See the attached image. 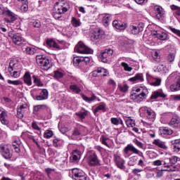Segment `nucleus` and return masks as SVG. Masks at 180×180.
Instances as JSON below:
<instances>
[{
    "label": "nucleus",
    "mask_w": 180,
    "mask_h": 180,
    "mask_svg": "<svg viewBox=\"0 0 180 180\" xmlns=\"http://www.w3.org/2000/svg\"><path fill=\"white\" fill-rule=\"evenodd\" d=\"M68 9H70L68 4L63 1L56 3L53 13V18L55 19H60V18H61V15H63V13H65V12H68Z\"/></svg>",
    "instance_id": "f257e3e1"
},
{
    "label": "nucleus",
    "mask_w": 180,
    "mask_h": 180,
    "mask_svg": "<svg viewBox=\"0 0 180 180\" xmlns=\"http://www.w3.org/2000/svg\"><path fill=\"white\" fill-rule=\"evenodd\" d=\"M37 64L41 67V70L47 71L53 67V63L49 57L44 55H37L36 56Z\"/></svg>",
    "instance_id": "f03ea898"
},
{
    "label": "nucleus",
    "mask_w": 180,
    "mask_h": 180,
    "mask_svg": "<svg viewBox=\"0 0 180 180\" xmlns=\"http://www.w3.org/2000/svg\"><path fill=\"white\" fill-rule=\"evenodd\" d=\"M139 110L146 115L147 120L150 122L148 123L151 126L154 123V120H155V112L146 106L141 108Z\"/></svg>",
    "instance_id": "7ed1b4c3"
},
{
    "label": "nucleus",
    "mask_w": 180,
    "mask_h": 180,
    "mask_svg": "<svg viewBox=\"0 0 180 180\" xmlns=\"http://www.w3.org/2000/svg\"><path fill=\"white\" fill-rule=\"evenodd\" d=\"M75 51L79 54H91L94 52L91 48L86 46L82 41H79L75 47Z\"/></svg>",
    "instance_id": "20e7f679"
},
{
    "label": "nucleus",
    "mask_w": 180,
    "mask_h": 180,
    "mask_svg": "<svg viewBox=\"0 0 180 180\" xmlns=\"http://www.w3.org/2000/svg\"><path fill=\"white\" fill-rule=\"evenodd\" d=\"M9 148V144H0V154H1V155H3L6 158V160H9V158H12V153H11V150Z\"/></svg>",
    "instance_id": "39448f33"
},
{
    "label": "nucleus",
    "mask_w": 180,
    "mask_h": 180,
    "mask_svg": "<svg viewBox=\"0 0 180 180\" xmlns=\"http://www.w3.org/2000/svg\"><path fill=\"white\" fill-rule=\"evenodd\" d=\"M89 63V58L88 57H78L76 56L73 58V64L75 67H82Z\"/></svg>",
    "instance_id": "423d86ee"
},
{
    "label": "nucleus",
    "mask_w": 180,
    "mask_h": 180,
    "mask_svg": "<svg viewBox=\"0 0 180 180\" xmlns=\"http://www.w3.org/2000/svg\"><path fill=\"white\" fill-rule=\"evenodd\" d=\"M113 54V50L107 49L101 51L99 58L102 63H108V58Z\"/></svg>",
    "instance_id": "0eeeda50"
},
{
    "label": "nucleus",
    "mask_w": 180,
    "mask_h": 180,
    "mask_svg": "<svg viewBox=\"0 0 180 180\" xmlns=\"http://www.w3.org/2000/svg\"><path fill=\"white\" fill-rule=\"evenodd\" d=\"M152 36H155L158 40L165 41L168 40V34L164 30H153L151 32Z\"/></svg>",
    "instance_id": "6e6552de"
},
{
    "label": "nucleus",
    "mask_w": 180,
    "mask_h": 180,
    "mask_svg": "<svg viewBox=\"0 0 180 180\" xmlns=\"http://www.w3.org/2000/svg\"><path fill=\"white\" fill-rule=\"evenodd\" d=\"M87 162L90 167H96V165H99V160H98V156H96L95 153L89 154Z\"/></svg>",
    "instance_id": "1a4fd4ad"
},
{
    "label": "nucleus",
    "mask_w": 180,
    "mask_h": 180,
    "mask_svg": "<svg viewBox=\"0 0 180 180\" xmlns=\"http://www.w3.org/2000/svg\"><path fill=\"white\" fill-rule=\"evenodd\" d=\"M72 178L75 180H86V176L85 174L82 172V171L79 170V169L75 168L72 170Z\"/></svg>",
    "instance_id": "9d476101"
},
{
    "label": "nucleus",
    "mask_w": 180,
    "mask_h": 180,
    "mask_svg": "<svg viewBox=\"0 0 180 180\" xmlns=\"http://www.w3.org/2000/svg\"><path fill=\"white\" fill-rule=\"evenodd\" d=\"M147 95H148V92H147L146 90L143 93H141L139 94H134L131 96V99L134 101V102H137L138 103H140V102H143L146 98H147Z\"/></svg>",
    "instance_id": "9b49d317"
},
{
    "label": "nucleus",
    "mask_w": 180,
    "mask_h": 180,
    "mask_svg": "<svg viewBox=\"0 0 180 180\" xmlns=\"http://www.w3.org/2000/svg\"><path fill=\"white\" fill-rule=\"evenodd\" d=\"M129 151H131V153H134V154H137L141 157H144L143 155V153H141L140 150H139V149H137L131 144H128L124 149V153H125L126 154H129Z\"/></svg>",
    "instance_id": "f8f14e48"
},
{
    "label": "nucleus",
    "mask_w": 180,
    "mask_h": 180,
    "mask_svg": "<svg viewBox=\"0 0 180 180\" xmlns=\"http://www.w3.org/2000/svg\"><path fill=\"white\" fill-rule=\"evenodd\" d=\"M176 83L170 86L172 92H176L180 91V73H176Z\"/></svg>",
    "instance_id": "ddd939ff"
},
{
    "label": "nucleus",
    "mask_w": 180,
    "mask_h": 180,
    "mask_svg": "<svg viewBox=\"0 0 180 180\" xmlns=\"http://www.w3.org/2000/svg\"><path fill=\"white\" fill-rule=\"evenodd\" d=\"M154 12L155 14V18L156 19H158V20H160V19L162 18V16H164V15L165 14L164 8L158 5L154 6Z\"/></svg>",
    "instance_id": "4468645a"
},
{
    "label": "nucleus",
    "mask_w": 180,
    "mask_h": 180,
    "mask_svg": "<svg viewBox=\"0 0 180 180\" xmlns=\"http://www.w3.org/2000/svg\"><path fill=\"white\" fill-rule=\"evenodd\" d=\"M0 122L6 126L9 124V117H8V113L2 110H0Z\"/></svg>",
    "instance_id": "2eb2a0df"
},
{
    "label": "nucleus",
    "mask_w": 180,
    "mask_h": 180,
    "mask_svg": "<svg viewBox=\"0 0 180 180\" xmlns=\"http://www.w3.org/2000/svg\"><path fill=\"white\" fill-rule=\"evenodd\" d=\"M81 151L78 150H75L72 153V155L70 156L71 162H78L79 160H81Z\"/></svg>",
    "instance_id": "dca6fc26"
},
{
    "label": "nucleus",
    "mask_w": 180,
    "mask_h": 180,
    "mask_svg": "<svg viewBox=\"0 0 180 180\" xmlns=\"http://www.w3.org/2000/svg\"><path fill=\"white\" fill-rule=\"evenodd\" d=\"M112 26L118 30H124L127 27V23L115 20L112 22Z\"/></svg>",
    "instance_id": "f3484780"
},
{
    "label": "nucleus",
    "mask_w": 180,
    "mask_h": 180,
    "mask_svg": "<svg viewBox=\"0 0 180 180\" xmlns=\"http://www.w3.org/2000/svg\"><path fill=\"white\" fill-rule=\"evenodd\" d=\"M12 40L13 44H16L17 46H20V44H22V43L26 42V40H25V39H23V37L19 34H14L12 37Z\"/></svg>",
    "instance_id": "a211bd4d"
},
{
    "label": "nucleus",
    "mask_w": 180,
    "mask_h": 180,
    "mask_svg": "<svg viewBox=\"0 0 180 180\" xmlns=\"http://www.w3.org/2000/svg\"><path fill=\"white\" fill-rule=\"evenodd\" d=\"M158 98H167V94L162 91V89L157 90L153 92L150 99H157Z\"/></svg>",
    "instance_id": "6ab92c4d"
},
{
    "label": "nucleus",
    "mask_w": 180,
    "mask_h": 180,
    "mask_svg": "<svg viewBox=\"0 0 180 180\" xmlns=\"http://www.w3.org/2000/svg\"><path fill=\"white\" fill-rule=\"evenodd\" d=\"M102 34H103V30L98 28L95 30L94 34L91 35V40H92V41H95V40L101 39V37H102Z\"/></svg>",
    "instance_id": "aec40b11"
},
{
    "label": "nucleus",
    "mask_w": 180,
    "mask_h": 180,
    "mask_svg": "<svg viewBox=\"0 0 180 180\" xmlns=\"http://www.w3.org/2000/svg\"><path fill=\"white\" fill-rule=\"evenodd\" d=\"M47 98H49V91L46 89H42L40 94L36 97L37 101H45Z\"/></svg>",
    "instance_id": "412c9836"
},
{
    "label": "nucleus",
    "mask_w": 180,
    "mask_h": 180,
    "mask_svg": "<svg viewBox=\"0 0 180 180\" xmlns=\"http://www.w3.org/2000/svg\"><path fill=\"white\" fill-rule=\"evenodd\" d=\"M27 109V105H22L18 108L17 116L19 119H22V117H23V115H25V112H26Z\"/></svg>",
    "instance_id": "4be33fe9"
},
{
    "label": "nucleus",
    "mask_w": 180,
    "mask_h": 180,
    "mask_svg": "<svg viewBox=\"0 0 180 180\" xmlns=\"http://www.w3.org/2000/svg\"><path fill=\"white\" fill-rule=\"evenodd\" d=\"M180 123V119L179 117H178V115H174V117L172 118L171 121L169 123V125L171 127H176L178 126V124Z\"/></svg>",
    "instance_id": "5701e85b"
},
{
    "label": "nucleus",
    "mask_w": 180,
    "mask_h": 180,
    "mask_svg": "<svg viewBox=\"0 0 180 180\" xmlns=\"http://www.w3.org/2000/svg\"><path fill=\"white\" fill-rule=\"evenodd\" d=\"M153 144L157 146L158 147H159V148H162V150H167V148H168V146L165 145V142L162 141L160 139H155L153 141Z\"/></svg>",
    "instance_id": "b1692460"
},
{
    "label": "nucleus",
    "mask_w": 180,
    "mask_h": 180,
    "mask_svg": "<svg viewBox=\"0 0 180 180\" xmlns=\"http://www.w3.org/2000/svg\"><path fill=\"white\" fill-rule=\"evenodd\" d=\"M115 164L118 168H120L122 169V168H124V160L120 158L119 155H115Z\"/></svg>",
    "instance_id": "393cba45"
},
{
    "label": "nucleus",
    "mask_w": 180,
    "mask_h": 180,
    "mask_svg": "<svg viewBox=\"0 0 180 180\" xmlns=\"http://www.w3.org/2000/svg\"><path fill=\"white\" fill-rule=\"evenodd\" d=\"M160 134H163L164 136H171V134L174 133V131H172V129L165 127H160Z\"/></svg>",
    "instance_id": "a878e982"
},
{
    "label": "nucleus",
    "mask_w": 180,
    "mask_h": 180,
    "mask_svg": "<svg viewBox=\"0 0 180 180\" xmlns=\"http://www.w3.org/2000/svg\"><path fill=\"white\" fill-rule=\"evenodd\" d=\"M23 81L25 84H26L28 86H31L32 85V77L30 76V73L27 72L25 73L23 76Z\"/></svg>",
    "instance_id": "bb28decb"
},
{
    "label": "nucleus",
    "mask_w": 180,
    "mask_h": 180,
    "mask_svg": "<svg viewBox=\"0 0 180 180\" xmlns=\"http://www.w3.org/2000/svg\"><path fill=\"white\" fill-rule=\"evenodd\" d=\"M20 144H22V141H20V139H19V138L13 141L12 146L15 153H20V148H19V146H20Z\"/></svg>",
    "instance_id": "cd10ccee"
},
{
    "label": "nucleus",
    "mask_w": 180,
    "mask_h": 180,
    "mask_svg": "<svg viewBox=\"0 0 180 180\" xmlns=\"http://www.w3.org/2000/svg\"><path fill=\"white\" fill-rule=\"evenodd\" d=\"M129 29L132 34H139L143 30V27L140 28V27L134 25H130Z\"/></svg>",
    "instance_id": "c85d7f7f"
},
{
    "label": "nucleus",
    "mask_w": 180,
    "mask_h": 180,
    "mask_svg": "<svg viewBox=\"0 0 180 180\" xmlns=\"http://www.w3.org/2000/svg\"><path fill=\"white\" fill-rule=\"evenodd\" d=\"M99 110H102L103 112H106V104L105 103H101L99 105H98L96 109L94 110V115H96Z\"/></svg>",
    "instance_id": "c756f323"
},
{
    "label": "nucleus",
    "mask_w": 180,
    "mask_h": 180,
    "mask_svg": "<svg viewBox=\"0 0 180 180\" xmlns=\"http://www.w3.org/2000/svg\"><path fill=\"white\" fill-rule=\"evenodd\" d=\"M81 96L82 99L84 100L86 102H88V103H91V102H94V101L96 100V96H95L94 94H92L91 98L85 96V94H82Z\"/></svg>",
    "instance_id": "7c9ffc66"
},
{
    "label": "nucleus",
    "mask_w": 180,
    "mask_h": 180,
    "mask_svg": "<svg viewBox=\"0 0 180 180\" xmlns=\"http://www.w3.org/2000/svg\"><path fill=\"white\" fill-rule=\"evenodd\" d=\"M111 20H112V15H110V14H106L105 15H104L103 18V23L104 26H108Z\"/></svg>",
    "instance_id": "2f4dec72"
},
{
    "label": "nucleus",
    "mask_w": 180,
    "mask_h": 180,
    "mask_svg": "<svg viewBox=\"0 0 180 180\" xmlns=\"http://www.w3.org/2000/svg\"><path fill=\"white\" fill-rule=\"evenodd\" d=\"M125 123L127 127H135L136 126V121H134V120L131 119L130 117H128L125 120Z\"/></svg>",
    "instance_id": "473e14b6"
},
{
    "label": "nucleus",
    "mask_w": 180,
    "mask_h": 180,
    "mask_svg": "<svg viewBox=\"0 0 180 180\" xmlns=\"http://www.w3.org/2000/svg\"><path fill=\"white\" fill-rule=\"evenodd\" d=\"M172 144L174 145V151L175 153H179L180 151V141L176 139L172 141Z\"/></svg>",
    "instance_id": "72a5a7b5"
},
{
    "label": "nucleus",
    "mask_w": 180,
    "mask_h": 180,
    "mask_svg": "<svg viewBox=\"0 0 180 180\" xmlns=\"http://www.w3.org/2000/svg\"><path fill=\"white\" fill-rule=\"evenodd\" d=\"M65 75L63 70H57L54 71L53 77L56 78V79H60V78H63Z\"/></svg>",
    "instance_id": "f704fd0d"
},
{
    "label": "nucleus",
    "mask_w": 180,
    "mask_h": 180,
    "mask_svg": "<svg viewBox=\"0 0 180 180\" xmlns=\"http://www.w3.org/2000/svg\"><path fill=\"white\" fill-rule=\"evenodd\" d=\"M46 44L47 46H49V47H53L54 49H60V46H58L56 41H54L53 39L46 40Z\"/></svg>",
    "instance_id": "c9c22d12"
},
{
    "label": "nucleus",
    "mask_w": 180,
    "mask_h": 180,
    "mask_svg": "<svg viewBox=\"0 0 180 180\" xmlns=\"http://www.w3.org/2000/svg\"><path fill=\"white\" fill-rule=\"evenodd\" d=\"M70 89L73 94H80L81 92V89L77 84H71L70 86Z\"/></svg>",
    "instance_id": "e433bc0d"
},
{
    "label": "nucleus",
    "mask_w": 180,
    "mask_h": 180,
    "mask_svg": "<svg viewBox=\"0 0 180 180\" xmlns=\"http://www.w3.org/2000/svg\"><path fill=\"white\" fill-rule=\"evenodd\" d=\"M152 57L154 61H155L156 63H160V61H161V56H160V53H158V51H154L152 53Z\"/></svg>",
    "instance_id": "4c0bfd02"
},
{
    "label": "nucleus",
    "mask_w": 180,
    "mask_h": 180,
    "mask_svg": "<svg viewBox=\"0 0 180 180\" xmlns=\"http://www.w3.org/2000/svg\"><path fill=\"white\" fill-rule=\"evenodd\" d=\"M32 79H34V84L37 86H43L44 85L43 82L39 77H36V75H33Z\"/></svg>",
    "instance_id": "58836bf2"
},
{
    "label": "nucleus",
    "mask_w": 180,
    "mask_h": 180,
    "mask_svg": "<svg viewBox=\"0 0 180 180\" xmlns=\"http://www.w3.org/2000/svg\"><path fill=\"white\" fill-rule=\"evenodd\" d=\"M78 136H81V131L78 129H75L72 134L71 139L72 140H78Z\"/></svg>",
    "instance_id": "ea45409f"
},
{
    "label": "nucleus",
    "mask_w": 180,
    "mask_h": 180,
    "mask_svg": "<svg viewBox=\"0 0 180 180\" xmlns=\"http://www.w3.org/2000/svg\"><path fill=\"white\" fill-rule=\"evenodd\" d=\"M46 108H47V105H35L33 108V113L34 115H37V112H39L41 109H46Z\"/></svg>",
    "instance_id": "a19ab883"
},
{
    "label": "nucleus",
    "mask_w": 180,
    "mask_h": 180,
    "mask_svg": "<svg viewBox=\"0 0 180 180\" xmlns=\"http://www.w3.org/2000/svg\"><path fill=\"white\" fill-rule=\"evenodd\" d=\"M16 65H18V64L15 63V60H11L8 69V72H12V71H15V70H16Z\"/></svg>",
    "instance_id": "79ce46f5"
},
{
    "label": "nucleus",
    "mask_w": 180,
    "mask_h": 180,
    "mask_svg": "<svg viewBox=\"0 0 180 180\" xmlns=\"http://www.w3.org/2000/svg\"><path fill=\"white\" fill-rule=\"evenodd\" d=\"M133 143L136 145V147H139V148H141V150H144V143H141L140 141H139L137 139H134L133 140Z\"/></svg>",
    "instance_id": "37998d69"
},
{
    "label": "nucleus",
    "mask_w": 180,
    "mask_h": 180,
    "mask_svg": "<svg viewBox=\"0 0 180 180\" xmlns=\"http://www.w3.org/2000/svg\"><path fill=\"white\" fill-rule=\"evenodd\" d=\"M6 13V16H8L9 18H11V22H15V20H16L17 19L16 15L13 13L12 11H7Z\"/></svg>",
    "instance_id": "c03bdc74"
},
{
    "label": "nucleus",
    "mask_w": 180,
    "mask_h": 180,
    "mask_svg": "<svg viewBox=\"0 0 180 180\" xmlns=\"http://www.w3.org/2000/svg\"><path fill=\"white\" fill-rule=\"evenodd\" d=\"M169 163L172 165H175L176 163L178 162V161H180V158L176 156H172L169 159Z\"/></svg>",
    "instance_id": "a18cd8bd"
},
{
    "label": "nucleus",
    "mask_w": 180,
    "mask_h": 180,
    "mask_svg": "<svg viewBox=\"0 0 180 180\" xmlns=\"http://www.w3.org/2000/svg\"><path fill=\"white\" fill-rule=\"evenodd\" d=\"M122 67H123L124 71H127L128 72H131V71L133 70V68L129 66V64H127L125 62H122L121 63Z\"/></svg>",
    "instance_id": "49530a36"
},
{
    "label": "nucleus",
    "mask_w": 180,
    "mask_h": 180,
    "mask_svg": "<svg viewBox=\"0 0 180 180\" xmlns=\"http://www.w3.org/2000/svg\"><path fill=\"white\" fill-rule=\"evenodd\" d=\"M71 23L72 26H74V27H78V26L81 25V22L79 21V20H77L74 17L72 18Z\"/></svg>",
    "instance_id": "de8ad7c7"
},
{
    "label": "nucleus",
    "mask_w": 180,
    "mask_h": 180,
    "mask_svg": "<svg viewBox=\"0 0 180 180\" xmlns=\"http://www.w3.org/2000/svg\"><path fill=\"white\" fill-rule=\"evenodd\" d=\"M94 72H98V74H102L103 77H106L108 74V70L105 68H99L98 70H95Z\"/></svg>",
    "instance_id": "09e8293b"
},
{
    "label": "nucleus",
    "mask_w": 180,
    "mask_h": 180,
    "mask_svg": "<svg viewBox=\"0 0 180 180\" xmlns=\"http://www.w3.org/2000/svg\"><path fill=\"white\" fill-rule=\"evenodd\" d=\"M134 91H135V92H141V94H143L144 91H146V92H148V89L143 86L138 88H135Z\"/></svg>",
    "instance_id": "8fccbe9b"
},
{
    "label": "nucleus",
    "mask_w": 180,
    "mask_h": 180,
    "mask_svg": "<svg viewBox=\"0 0 180 180\" xmlns=\"http://www.w3.org/2000/svg\"><path fill=\"white\" fill-rule=\"evenodd\" d=\"M150 85H152L153 86H160V85H161V79L160 78L155 79V82H150Z\"/></svg>",
    "instance_id": "3c124183"
},
{
    "label": "nucleus",
    "mask_w": 180,
    "mask_h": 180,
    "mask_svg": "<svg viewBox=\"0 0 180 180\" xmlns=\"http://www.w3.org/2000/svg\"><path fill=\"white\" fill-rule=\"evenodd\" d=\"M118 88L121 92H127L129 91V86L127 84H124V85H118Z\"/></svg>",
    "instance_id": "603ef678"
},
{
    "label": "nucleus",
    "mask_w": 180,
    "mask_h": 180,
    "mask_svg": "<svg viewBox=\"0 0 180 180\" xmlns=\"http://www.w3.org/2000/svg\"><path fill=\"white\" fill-rule=\"evenodd\" d=\"M10 75L13 77V78H19V77H20V71L14 70L13 72H10Z\"/></svg>",
    "instance_id": "864d4df0"
},
{
    "label": "nucleus",
    "mask_w": 180,
    "mask_h": 180,
    "mask_svg": "<svg viewBox=\"0 0 180 180\" xmlns=\"http://www.w3.org/2000/svg\"><path fill=\"white\" fill-rule=\"evenodd\" d=\"M8 84H10L11 85H20L22 84V82L20 80H11L8 79L7 81Z\"/></svg>",
    "instance_id": "5fc2aeb1"
},
{
    "label": "nucleus",
    "mask_w": 180,
    "mask_h": 180,
    "mask_svg": "<svg viewBox=\"0 0 180 180\" xmlns=\"http://www.w3.org/2000/svg\"><path fill=\"white\" fill-rule=\"evenodd\" d=\"M44 137L45 139H51V137H53V131L48 130L44 134Z\"/></svg>",
    "instance_id": "6e6d98bb"
},
{
    "label": "nucleus",
    "mask_w": 180,
    "mask_h": 180,
    "mask_svg": "<svg viewBox=\"0 0 180 180\" xmlns=\"http://www.w3.org/2000/svg\"><path fill=\"white\" fill-rule=\"evenodd\" d=\"M25 52L27 54L33 55L34 54V49L31 47H25Z\"/></svg>",
    "instance_id": "4d7b16f0"
},
{
    "label": "nucleus",
    "mask_w": 180,
    "mask_h": 180,
    "mask_svg": "<svg viewBox=\"0 0 180 180\" xmlns=\"http://www.w3.org/2000/svg\"><path fill=\"white\" fill-rule=\"evenodd\" d=\"M23 4L21 6V11L22 12H27L29 10V6H27V3H22Z\"/></svg>",
    "instance_id": "13d9d810"
},
{
    "label": "nucleus",
    "mask_w": 180,
    "mask_h": 180,
    "mask_svg": "<svg viewBox=\"0 0 180 180\" xmlns=\"http://www.w3.org/2000/svg\"><path fill=\"white\" fill-rule=\"evenodd\" d=\"M110 120L112 124H115V126H117L119 125V122L120 121V118L112 117Z\"/></svg>",
    "instance_id": "bf43d9fd"
},
{
    "label": "nucleus",
    "mask_w": 180,
    "mask_h": 180,
    "mask_svg": "<svg viewBox=\"0 0 180 180\" xmlns=\"http://www.w3.org/2000/svg\"><path fill=\"white\" fill-rule=\"evenodd\" d=\"M32 26L33 27H37V28H39L41 26V22H40V21L36 20H34L32 22Z\"/></svg>",
    "instance_id": "052dcab7"
},
{
    "label": "nucleus",
    "mask_w": 180,
    "mask_h": 180,
    "mask_svg": "<svg viewBox=\"0 0 180 180\" xmlns=\"http://www.w3.org/2000/svg\"><path fill=\"white\" fill-rule=\"evenodd\" d=\"M175 60V54L170 53L167 56V61L169 63H173V61Z\"/></svg>",
    "instance_id": "680f3d73"
},
{
    "label": "nucleus",
    "mask_w": 180,
    "mask_h": 180,
    "mask_svg": "<svg viewBox=\"0 0 180 180\" xmlns=\"http://www.w3.org/2000/svg\"><path fill=\"white\" fill-rule=\"evenodd\" d=\"M77 116H79L80 119H85V117L88 113L86 112H76Z\"/></svg>",
    "instance_id": "e2e57ef3"
},
{
    "label": "nucleus",
    "mask_w": 180,
    "mask_h": 180,
    "mask_svg": "<svg viewBox=\"0 0 180 180\" xmlns=\"http://www.w3.org/2000/svg\"><path fill=\"white\" fill-rule=\"evenodd\" d=\"M108 141H109V139H108V138L103 137L101 139L102 144H104V146H106V147H108V148H109L110 146H109V144H108Z\"/></svg>",
    "instance_id": "0e129e2a"
},
{
    "label": "nucleus",
    "mask_w": 180,
    "mask_h": 180,
    "mask_svg": "<svg viewBox=\"0 0 180 180\" xmlns=\"http://www.w3.org/2000/svg\"><path fill=\"white\" fill-rule=\"evenodd\" d=\"M135 78L136 79V81H141V82H143V81H144L143 74H136L135 75Z\"/></svg>",
    "instance_id": "69168bd1"
},
{
    "label": "nucleus",
    "mask_w": 180,
    "mask_h": 180,
    "mask_svg": "<svg viewBox=\"0 0 180 180\" xmlns=\"http://www.w3.org/2000/svg\"><path fill=\"white\" fill-rule=\"evenodd\" d=\"M32 129H34V130H40V127H39V125H37V123H36V122H32Z\"/></svg>",
    "instance_id": "338daca9"
},
{
    "label": "nucleus",
    "mask_w": 180,
    "mask_h": 180,
    "mask_svg": "<svg viewBox=\"0 0 180 180\" xmlns=\"http://www.w3.org/2000/svg\"><path fill=\"white\" fill-rule=\"evenodd\" d=\"M153 165L155 167H159L160 165H162V162L160 160H157L153 162Z\"/></svg>",
    "instance_id": "774afa93"
}]
</instances>
